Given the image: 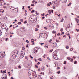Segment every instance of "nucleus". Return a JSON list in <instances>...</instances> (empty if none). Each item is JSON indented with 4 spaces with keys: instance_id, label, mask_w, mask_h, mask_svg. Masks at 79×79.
Masks as SVG:
<instances>
[{
    "instance_id": "obj_36",
    "label": "nucleus",
    "mask_w": 79,
    "mask_h": 79,
    "mask_svg": "<svg viewBox=\"0 0 79 79\" xmlns=\"http://www.w3.org/2000/svg\"><path fill=\"white\" fill-rule=\"evenodd\" d=\"M48 13H49V14H51V11L50 10H48Z\"/></svg>"
},
{
    "instance_id": "obj_42",
    "label": "nucleus",
    "mask_w": 79,
    "mask_h": 79,
    "mask_svg": "<svg viewBox=\"0 0 79 79\" xmlns=\"http://www.w3.org/2000/svg\"><path fill=\"white\" fill-rule=\"evenodd\" d=\"M56 32V31H52V33H55Z\"/></svg>"
},
{
    "instance_id": "obj_22",
    "label": "nucleus",
    "mask_w": 79,
    "mask_h": 79,
    "mask_svg": "<svg viewBox=\"0 0 79 79\" xmlns=\"http://www.w3.org/2000/svg\"><path fill=\"white\" fill-rule=\"evenodd\" d=\"M26 23H27V20H26V21L24 22V24H26Z\"/></svg>"
},
{
    "instance_id": "obj_54",
    "label": "nucleus",
    "mask_w": 79,
    "mask_h": 79,
    "mask_svg": "<svg viewBox=\"0 0 79 79\" xmlns=\"http://www.w3.org/2000/svg\"><path fill=\"white\" fill-rule=\"evenodd\" d=\"M6 70H5L4 71H3V73H6Z\"/></svg>"
},
{
    "instance_id": "obj_59",
    "label": "nucleus",
    "mask_w": 79,
    "mask_h": 79,
    "mask_svg": "<svg viewBox=\"0 0 79 79\" xmlns=\"http://www.w3.org/2000/svg\"><path fill=\"white\" fill-rule=\"evenodd\" d=\"M3 8H7V7L6 6H4Z\"/></svg>"
},
{
    "instance_id": "obj_55",
    "label": "nucleus",
    "mask_w": 79,
    "mask_h": 79,
    "mask_svg": "<svg viewBox=\"0 0 79 79\" xmlns=\"http://www.w3.org/2000/svg\"><path fill=\"white\" fill-rule=\"evenodd\" d=\"M28 47H29V44H27L26 45V47L27 48Z\"/></svg>"
},
{
    "instance_id": "obj_14",
    "label": "nucleus",
    "mask_w": 79,
    "mask_h": 79,
    "mask_svg": "<svg viewBox=\"0 0 79 79\" xmlns=\"http://www.w3.org/2000/svg\"><path fill=\"white\" fill-rule=\"evenodd\" d=\"M41 69V70H42V71H44V69H45V67L44 66L42 67Z\"/></svg>"
},
{
    "instance_id": "obj_17",
    "label": "nucleus",
    "mask_w": 79,
    "mask_h": 79,
    "mask_svg": "<svg viewBox=\"0 0 79 79\" xmlns=\"http://www.w3.org/2000/svg\"><path fill=\"white\" fill-rule=\"evenodd\" d=\"M28 66L29 67H31V66H32V63L31 62L30 64H28Z\"/></svg>"
},
{
    "instance_id": "obj_45",
    "label": "nucleus",
    "mask_w": 79,
    "mask_h": 79,
    "mask_svg": "<svg viewBox=\"0 0 79 79\" xmlns=\"http://www.w3.org/2000/svg\"><path fill=\"white\" fill-rule=\"evenodd\" d=\"M36 15H39V13H37V11H35Z\"/></svg>"
},
{
    "instance_id": "obj_53",
    "label": "nucleus",
    "mask_w": 79,
    "mask_h": 79,
    "mask_svg": "<svg viewBox=\"0 0 79 79\" xmlns=\"http://www.w3.org/2000/svg\"><path fill=\"white\" fill-rule=\"evenodd\" d=\"M31 6H34V4H33L31 5Z\"/></svg>"
},
{
    "instance_id": "obj_33",
    "label": "nucleus",
    "mask_w": 79,
    "mask_h": 79,
    "mask_svg": "<svg viewBox=\"0 0 79 79\" xmlns=\"http://www.w3.org/2000/svg\"><path fill=\"white\" fill-rule=\"evenodd\" d=\"M57 69L58 70H59V69H60V67H58L57 68Z\"/></svg>"
},
{
    "instance_id": "obj_20",
    "label": "nucleus",
    "mask_w": 79,
    "mask_h": 79,
    "mask_svg": "<svg viewBox=\"0 0 79 79\" xmlns=\"http://www.w3.org/2000/svg\"><path fill=\"white\" fill-rule=\"evenodd\" d=\"M52 40H50L49 41V42L50 43V44H52Z\"/></svg>"
},
{
    "instance_id": "obj_3",
    "label": "nucleus",
    "mask_w": 79,
    "mask_h": 79,
    "mask_svg": "<svg viewBox=\"0 0 79 79\" xmlns=\"http://www.w3.org/2000/svg\"><path fill=\"white\" fill-rule=\"evenodd\" d=\"M0 57L2 58H4L5 57V52H0Z\"/></svg>"
},
{
    "instance_id": "obj_12",
    "label": "nucleus",
    "mask_w": 79,
    "mask_h": 79,
    "mask_svg": "<svg viewBox=\"0 0 79 79\" xmlns=\"http://www.w3.org/2000/svg\"><path fill=\"white\" fill-rule=\"evenodd\" d=\"M32 21H33L34 23H35L37 21V19L35 18V17H34Z\"/></svg>"
},
{
    "instance_id": "obj_27",
    "label": "nucleus",
    "mask_w": 79,
    "mask_h": 79,
    "mask_svg": "<svg viewBox=\"0 0 79 79\" xmlns=\"http://www.w3.org/2000/svg\"><path fill=\"white\" fill-rule=\"evenodd\" d=\"M38 60H40V61H42V59H41V58L38 59Z\"/></svg>"
},
{
    "instance_id": "obj_25",
    "label": "nucleus",
    "mask_w": 79,
    "mask_h": 79,
    "mask_svg": "<svg viewBox=\"0 0 79 79\" xmlns=\"http://www.w3.org/2000/svg\"><path fill=\"white\" fill-rule=\"evenodd\" d=\"M76 31H77V32H79V29H76Z\"/></svg>"
},
{
    "instance_id": "obj_21",
    "label": "nucleus",
    "mask_w": 79,
    "mask_h": 79,
    "mask_svg": "<svg viewBox=\"0 0 79 79\" xmlns=\"http://www.w3.org/2000/svg\"><path fill=\"white\" fill-rule=\"evenodd\" d=\"M18 68H20V69H21V67L20 65H18Z\"/></svg>"
},
{
    "instance_id": "obj_44",
    "label": "nucleus",
    "mask_w": 79,
    "mask_h": 79,
    "mask_svg": "<svg viewBox=\"0 0 79 79\" xmlns=\"http://www.w3.org/2000/svg\"><path fill=\"white\" fill-rule=\"evenodd\" d=\"M44 47L47 48H48V46H47V45L44 46Z\"/></svg>"
},
{
    "instance_id": "obj_40",
    "label": "nucleus",
    "mask_w": 79,
    "mask_h": 79,
    "mask_svg": "<svg viewBox=\"0 0 79 79\" xmlns=\"http://www.w3.org/2000/svg\"><path fill=\"white\" fill-rule=\"evenodd\" d=\"M20 21L21 22H23V20L22 19H21L20 20Z\"/></svg>"
},
{
    "instance_id": "obj_48",
    "label": "nucleus",
    "mask_w": 79,
    "mask_h": 79,
    "mask_svg": "<svg viewBox=\"0 0 79 79\" xmlns=\"http://www.w3.org/2000/svg\"><path fill=\"white\" fill-rule=\"evenodd\" d=\"M47 59L49 61V60H50V58L49 57H48Z\"/></svg>"
},
{
    "instance_id": "obj_15",
    "label": "nucleus",
    "mask_w": 79,
    "mask_h": 79,
    "mask_svg": "<svg viewBox=\"0 0 79 79\" xmlns=\"http://www.w3.org/2000/svg\"><path fill=\"white\" fill-rule=\"evenodd\" d=\"M18 27V25H17L16 24L14 25L13 26V28H16V27Z\"/></svg>"
},
{
    "instance_id": "obj_43",
    "label": "nucleus",
    "mask_w": 79,
    "mask_h": 79,
    "mask_svg": "<svg viewBox=\"0 0 79 79\" xmlns=\"http://www.w3.org/2000/svg\"><path fill=\"white\" fill-rule=\"evenodd\" d=\"M27 42V43H29V41H28V40H26V42Z\"/></svg>"
},
{
    "instance_id": "obj_64",
    "label": "nucleus",
    "mask_w": 79,
    "mask_h": 79,
    "mask_svg": "<svg viewBox=\"0 0 79 79\" xmlns=\"http://www.w3.org/2000/svg\"><path fill=\"white\" fill-rule=\"evenodd\" d=\"M24 6H23L22 8V10H24Z\"/></svg>"
},
{
    "instance_id": "obj_32",
    "label": "nucleus",
    "mask_w": 79,
    "mask_h": 79,
    "mask_svg": "<svg viewBox=\"0 0 79 79\" xmlns=\"http://www.w3.org/2000/svg\"><path fill=\"white\" fill-rule=\"evenodd\" d=\"M69 46H66V49H68V48H69Z\"/></svg>"
},
{
    "instance_id": "obj_9",
    "label": "nucleus",
    "mask_w": 79,
    "mask_h": 79,
    "mask_svg": "<svg viewBox=\"0 0 79 79\" xmlns=\"http://www.w3.org/2000/svg\"><path fill=\"white\" fill-rule=\"evenodd\" d=\"M47 23H51V20L49 19H48L46 20Z\"/></svg>"
},
{
    "instance_id": "obj_11",
    "label": "nucleus",
    "mask_w": 79,
    "mask_h": 79,
    "mask_svg": "<svg viewBox=\"0 0 79 79\" xmlns=\"http://www.w3.org/2000/svg\"><path fill=\"white\" fill-rule=\"evenodd\" d=\"M52 3L53 5H58V2H56V1H53Z\"/></svg>"
},
{
    "instance_id": "obj_28",
    "label": "nucleus",
    "mask_w": 79,
    "mask_h": 79,
    "mask_svg": "<svg viewBox=\"0 0 79 79\" xmlns=\"http://www.w3.org/2000/svg\"><path fill=\"white\" fill-rule=\"evenodd\" d=\"M73 48H70V51H73Z\"/></svg>"
},
{
    "instance_id": "obj_23",
    "label": "nucleus",
    "mask_w": 79,
    "mask_h": 79,
    "mask_svg": "<svg viewBox=\"0 0 79 79\" xmlns=\"http://www.w3.org/2000/svg\"><path fill=\"white\" fill-rule=\"evenodd\" d=\"M2 79H6V78L5 77V76H4V77H3Z\"/></svg>"
},
{
    "instance_id": "obj_8",
    "label": "nucleus",
    "mask_w": 79,
    "mask_h": 79,
    "mask_svg": "<svg viewBox=\"0 0 79 79\" xmlns=\"http://www.w3.org/2000/svg\"><path fill=\"white\" fill-rule=\"evenodd\" d=\"M34 17H35V16H34V15H30L29 17L30 20V21H32V19H34Z\"/></svg>"
},
{
    "instance_id": "obj_63",
    "label": "nucleus",
    "mask_w": 79,
    "mask_h": 79,
    "mask_svg": "<svg viewBox=\"0 0 79 79\" xmlns=\"http://www.w3.org/2000/svg\"><path fill=\"white\" fill-rule=\"evenodd\" d=\"M44 18H45V17H42V19H44Z\"/></svg>"
},
{
    "instance_id": "obj_4",
    "label": "nucleus",
    "mask_w": 79,
    "mask_h": 79,
    "mask_svg": "<svg viewBox=\"0 0 79 79\" xmlns=\"http://www.w3.org/2000/svg\"><path fill=\"white\" fill-rule=\"evenodd\" d=\"M1 27L2 29H5L6 28V26L5 25V23H2V24L1 25Z\"/></svg>"
},
{
    "instance_id": "obj_35",
    "label": "nucleus",
    "mask_w": 79,
    "mask_h": 79,
    "mask_svg": "<svg viewBox=\"0 0 79 79\" xmlns=\"http://www.w3.org/2000/svg\"><path fill=\"white\" fill-rule=\"evenodd\" d=\"M50 6V4H49V3L47 4V6Z\"/></svg>"
},
{
    "instance_id": "obj_5",
    "label": "nucleus",
    "mask_w": 79,
    "mask_h": 79,
    "mask_svg": "<svg viewBox=\"0 0 79 79\" xmlns=\"http://www.w3.org/2000/svg\"><path fill=\"white\" fill-rule=\"evenodd\" d=\"M24 55H25V53H24V52L20 53V58H23L24 56Z\"/></svg>"
},
{
    "instance_id": "obj_7",
    "label": "nucleus",
    "mask_w": 79,
    "mask_h": 79,
    "mask_svg": "<svg viewBox=\"0 0 79 79\" xmlns=\"http://www.w3.org/2000/svg\"><path fill=\"white\" fill-rule=\"evenodd\" d=\"M70 25H68L66 29V30L67 32H69L70 31Z\"/></svg>"
},
{
    "instance_id": "obj_31",
    "label": "nucleus",
    "mask_w": 79,
    "mask_h": 79,
    "mask_svg": "<svg viewBox=\"0 0 79 79\" xmlns=\"http://www.w3.org/2000/svg\"><path fill=\"white\" fill-rule=\"evenodd\" d=\"M43 58H45V54H44V56H43Z\"/></svg>"
},
{
    "instance_id": "obj_50",
    "label": "nucleus",
    "mask_w": 79,
    "mask_h": 79,
    "mask_svg": "<svg viewBox=\"0 0 79 79\" xmlns=\"http://www.w3.org/2000/svg\"><path fill=\"white\" fill-rule=\"evenodd\" d=\"M35 68H38V66H37V65H35Z\"/></svg>"
},
{
    "instance_id": "obj_29",
    "label": "nucleus",
    "mask_w": 79,
    "mask_h": 79,
    "mask_svg": "<svg viewBox=\"0 0 79 79\" xmlns=\"http://www.w3.org/2000/svg\"><path fill=\"white\" fill-rule=\"evenodd\" d=\"M76 21H77V23H79V19H77L76 20Z\"/></svg>"
},
{
    "instance_id": "obj_26",
    "label": "nucleus",
    "mask_w": 79,
    "mask_h": 79,
    "mask_svg": "<svg viewBox=\"0 0 79 79\" xmlns=\"http://www.w3.org/2000/svg\"><path fill=\"white\" fill-rule=\"evenodd\" d=\"M67 59H68V60H71V58H70V57H68L67 58Z\"/></svg>"
},
{
    "instance_id": "obj_16",
    "label": "nucleus",
    "mask_w": 79,
    "mask_h": 79,
    "mask_svg": "<svg viewBox=\"0 0 79 79\" xmlns=\"http://www.w3.org/2000/svg\"><path fill=\"white\" fill-rule=\"evenodd\" d=\"M33 76H35V77H37V74H36V72H34V73L33 74Z\"/></svg>"
},
{
    "instance_id": "obj_19",
    "label": "nucleus",
    "mask_w": 79,
    "mask_h": 79,
    "mask_svg": "<svg viewBox=\"0 0 79 79\" xmlns=\"http://www.w3.org/2000/svg\"><path fill=\"white\" fill-rule=\"evenodd\" d=\"M48 26L49 27H52V26H53V24H50L48 25Z\"/></svg>"
},
{
    "instance_id": "obj_10",
    "label": "nucleus",
    "mask_w": 79,
    "mask_h": 79,
    "mask_svg": "<svg viewBox=\"0 0 79 79\" xmlns=\"http://www.w3.org/2000/svg\"><path fill=\"white\" fill-rule=\"evenodd\" d=\"M39 50V49L38 48H36L34 49V52L35 53H36L37 52H38V50Z\"/></svg>"
},
{
    "instance_id": "obj_47",
    "label": "nucleus",
    "mask_w": 79,
    "mask_h": 79,
    "mask_svg": "<svg viewBox=\"0 0 79 79\" xmlns=\"http://www.w3.org/2000/svg\"><path fill=\"white\" fill-rule=\"evenodd\" d=\"M35 31H38V29L37 28H35Z\"/></svg>"
},
{
    "instance_id": "obj_61",
    "label": "nucleus",
    "mask_w": 79,
    "mask_h": 79,
    "mask_svg": "<svg viewBox=\"0 0 79 79\" xmlns=\"http://www.w3.org/2000/svg\"><path fill=\"white\" fill-rule=\"evenodd\" d=\"M54 56H57V55L56 54H55Z\"/></svg>"
},
{
    "instance_id": "obj_49",
    "label": "nucleus",
    "mask_w": 79,
    "mask_h": 79,
    "mask_svg": "<svg viewBox=\"0 0 79 79\" xmlns=\"http://www.w3.org/2000/svg\"><path fill=\"white\" fill-rule=\"evenodd\" d=\"M73 59H72L70 60V61L71 62H73Z\"/></svg>"
},
{
    "instance_id": "obj_38",
    "label": "nucleus",
    "mask_w": 79,
    "mask_h": 79,
    "mask_svg": "<svg viewBox=\"0 0 79 79\" xmlns=\"http://www.w3.org/2000/svg\"><path fill=\"white\" fill-rule=\"evenodd\" d=\"M21 24V22H19L18 23V24Z\"/></svg>"
},
{
    "instance_id": "obj_62",
    "label": "nucleus",
    "mask_w": 79,
    "mask_h": 79,
    "mask_svg": "<svg viewBox=\"0 0 79 79\" xmlns=\"http://www.w3.org/2000/svg\"><path fill=\"white\" fill-rule=\"evenodd\" d=\"M40 44H41V45H43V44H44V43H41Z\"/></svg>"
},
{
    "instance_id": "obj_1",
    "label": "nucleus",
    "mask_w": 79,
    "mask_h": 79,
    "mask_svg": "<svg viewBox=\"0 0 79 79\" xmlns=\"http://www.w3.org/2000/svg\"><path fill=\"white\" fill-rule=\"evenodd\" d=\"M12 53L13 54L12 55V57L14 59L16 58L17 55H18V51L17 50H14L13 51Z\"/></svg>"
},
{
    "instance_id": "obj_2",
    "label": "nucleus",
    "mask_w": 79,
    "mask_h": 79,
    "mask_svg": "<svg viewBox=\"0 0 79 79\" xmlns=\"http://www.w3.org/2000/svg\"><path fill=\"white\" fill-rule=\"evenodd\" d=\"M40 35L42 37V38H43L44 39H46L47 38V36L48 35H47V34L46 33H41V34H40Z\"/></svg>"
},
{
    "instance_id": "obj_51",
    "label": "nucleus",
    "mask_w": 79,
    "mask_h": 79,
    "mask_svg": "<svg viewBox=\"0 0 79 79\" xmlns=\"http://www.w3.org/2000/svg\"><path fill=\"white\" fill-rule=\"evenodd\" d=\"M61 35V34H60V33H58L57 34V35Z\"/></svg>"
},
{
    "instance_id": "obj_41",
    "label": "nucleus",
    "mask_w": 79,
    "mask_h": 79,
    "mask_svg": "<svg viewBox=\"0 0 79 79\" xmlns=\"http://www.w3.org/2000/svg\"><path fill=\"white\" fill-rule=\"evenodd\" d=\"M31 42H34V39H31Z\"/></svg>"
},
{
    "instance_id": "obj_46",
    "label": "nucleus",
    "mask_w": 79,
    "mask_h": 79,
    "mask_svg": "<svg viewBox=\"0 0 79 79\" xmlns=\"http://www.w3.org/2000/svg\"><path fill=\"white\" fill-rule=\"evenodd\" d=\"M57 73L59 74H60V71H59L57 72Z\"/></svg>"
},
{
    "instance_id": "obj_6",
    "label": "nucleus",
    "mask_w": 79,
    "mask_h": 79,
    "mask_svg": "<svg viewBox=\"0 0 79 79\" xmlns=\"http://www.w3.org/2000/svg\"><path fill=\"white\" fill-rule=\"evenodd\" d=\"M51 45L52 47H56L57 45V43L56 42H52V44H51Z\"/></svg>"
},
{
    "instance_id": "obj_60",
    "label": "nucleus",
    "mask_w": 79,
    "mask_h": 79,
    "mask_svg": "<svg viewBox=\"0 0 79 79\" xmlns=\"http://www.w3.org/2000/svg\"><path fill=\"white\" fill-rule=\"evenodd\" d=\"M37 64H38V65H39V64H40V62H38V63H37Z\"/></svg>"
},
{
    "instance_id": "obj_18",
    "label": "nucleus",
    "mask_w": 79,
    "mask_h": 79,
    "mask_svg": "<svg viewBox=\"0 0 79 79\" xmlns=\"http://www.w3.org/2000/svg\"><path fill=\"white\" fill-rule=\"evenodd\" d=\"M62 3H65L66 2V0H62Z\"/></svg>"
},
{
    "instance_id": "obj_39",
    "label": "nucleus",
    "mask_w": 79,
    "mask_h": 79,
    "mask_svg": "<svg viewBox=\"0 0 79 79\" xmlns=\"http://www.w3.org/2000/svg\"><path fill=\"white\" fill-rule=\"evenodd\" d=\"M60 31H61V32H63V28H61L60 29Z\"/></svg>"
},
{
    "instance_id": "obj_52",
    "label": "nucleus",
    "mask_w": 79,
    "mask_h": 79,
    "mask_svg": "<svg viewBox=\"0 0 79 79\" xmlns=\"http://www.w3.org/2000/svg\"><path fill=\"white\" fill-rule=\"evenodd\" d=\"M66 61H64V64H66Z\"/></svg>"
},
{
    "instance_id": "obj_13",
    "label": "nucleus",
    "mask_w": 79,
    "mask_h": 79,
    "mask_svg": "<svg viewBox=\"0 0 79 79\" xmlns=\"http://www.w3.org/2000/svg\"><path fill=\"white\" fill-rule=\"evenodd\" d=\"M3 1V0H0V6H2V4H3V2H2Z\"/></svg>"
},
{
    "instance_id": "obj_37",
    "label": "nucleus",
    "mask_w": 79,
    "mask_h": 79,
    "mask_svg": "<svg viewBox=\"0 0 79 79\" xmlns=\"http://www.w3.org/2000/svg\"><path fill=\"white\" fill-rule=\"evenodd\" d=\"M34 12H35V10H32V11H31V13H34Z\"/></svg>"
},
{
    "instance_id": "obj_34",
    "label": "nucleus",
    "mask_w": 79,
    "mask_h": 79,
    "mask_svg": "<svg viewBox=\"0 0 79 79\" xmlns=\"http://www.w3.org/2000/svg\"><path fill=\"white\" fill-rule=\"evenodd\" d=\"M29 56H30V58H32V59H33V57H32V56L31 55H30Z\"/></svg>"
},
{
    "instance_id": "obj_56",
    "label": "nucleus",
    "mask_w": 79,
    "mask_h": 79,
    "mask_svg": "<svg viewBox=\"0 0 79 79\" xmlns=\"http://www.w3.org/2000/svg\"><path fill=\"white\" fill-rule=\"evenodd\" d=\"M77 40H78V41H79V37H77Z\"/></svg>"
},
{
    "instance_id": "obj_24",
    "label": "nucleus",
    "mask_w": 79,
    "mask_h": 79,
    "mask_svg": "<svg viewBox=\"0 0 79 79\" xmlns=\"http://www.w3.org/2000/svg\"><path fill=\"white\" fill-rule=\"evenodd\" d=\"M53 49H52L51 50H50L49 52L51 53H52V51H53Z\"/></svg>"
},
{
    "instance_id": "obj_30",
    "label": "nucleus",
    "mask_w": 79,
    "mask_h": 79,
    "mask_svg": "<svg viewBox=\"0 0 79 79\" xmlns=\"http://www.w3.org/2000/svg\"><path fill=\"white\" fill-rule=\"evenodd\" d=\"M44 15H45V13H43V14H41V16H44Z\"/></svg>"
},
{
    "instance_id": "obj_58",
    "label": "nucleus",
    "mask_w": 79,
    "mask_h": 79,
    "mask_svg": "<svg viewBox=\"0 0 79 79\" xmlns=\"http://www.w3.org/2000/svg\"><path fill=\"white\" fill-rule=\"evenodd\" d=\"M76 63H77V61H75L74 62V64H76Z\"/></svg>"
},
{
    "instance_id": "obj_57",
    "label": "nucleus",
    "mask_w": 79,
    "mask_h": 79,
    "mask_svg": "<svg viewBox=\"0 0 79 79\" xmlns=\"http://www.w3.org/2000/svg\"><path fill=\"white\" fill-rule=\"evenodd\" d=\"M37 27L38 28H39V25H37Z\"/></svg>"
}]
</instances>
